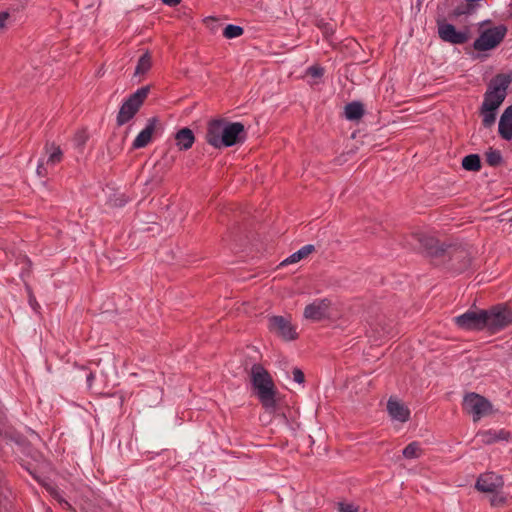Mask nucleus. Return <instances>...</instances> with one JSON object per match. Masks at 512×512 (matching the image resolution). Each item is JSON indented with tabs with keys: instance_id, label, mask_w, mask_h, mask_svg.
Segmentation results:
<instances>
[{
	"instance_id": "f257e3e1",
	"label": "nucleus",
	"mask_w": 512,
	"mask_h": 512,
	"mask_svg": "<svg viewBox=\"0 0 512 512\" xmlns=\"http://www.w3.org/2000/svg\"><path fill=\"white\" fill-rule=\"evenodd\" d=\"M412 239L417 244V249L426 256L437 260L448 271L456 274L463 273L471 266L470 252L460 244L440 243L434 236L416 233Z\"/></svg>"
},
{
	"instance_id": "f03ea898",
	"label": "nucleus",
	"mask_w": 512,
	"mask_h": 512,
	"mask_svg": "<svg viewBox=\"0 0 512 512\" xmlns=\"http://www.w3.org/2000/svg\"><path fill=\"white\" fill-rule=\"evenodd\" d=\"M251 383L256 395L268 412H274L276 403V387L269 372L259 363H254L250 370Z\"/></svg>"
},
{
	"instance_id": "7ed1b4c3",
	"label": "nucleus",
	"mask_w": 512,
	"mask_h": 512,
	"mask_svg": "<svg viewBox=\"0 0 512 512\" xmlns=\"http://www.w3.org/2000/svg\"><path fill=\"white\" fill-rule=\"evenodd\" d=\"M511 82V74L499 73L494 76L488 84L481 106L486 110H497L504 102Z\"/></svg>"
},
{
	"instance_id": "20e7f679",
	"label": "nucleus",
	"mask_w": 512,
	"mask_h": 512,
	"mask_svg": "<svg viewBox=\"0 0 512 512\" xmlns=\"http://www.w3.org/2000/svg\"><path fill=\"white\" fill-rule=\"evenodd\" d=\"M149 91L150 86H143L122 103L116 117L117 126H123L135 117L147 98Z\"/></svg>"
},
{
	"instance_id": "39448f33",
	"label": "nucleus",
	"mask_w": 512,
	"mask_h": 512,
	"mask_svg": "<svg viewBox=\"0 0 512 512\" xmlns=\"http://www.w3.org/2000/svg\"><path fill=\"white\" fill-rule=\"evenodd\" d=\"M507 27L503 24L485 29L474 41L473 48L476 51H488L496 48L505 38Z\"/></svg>"
},
{
	"instance_id": "423d86ee",
	"label": "nucleus",
	"mask_w": 512,
	"mask_h": 512,
	"mask_svg": "<svg viewBox=\"0 0 512 512\" xmlns=\"http://www.w3.org/2000/svg\"><path fill=\"white\" fill-rule=\"evenodd\" d=\"M485 329L496 333L512 324V311L506 306L497 305L486 310Z\"/></svg>"
},
{
	"instance_id": "0eeeda50",
	"label": "nucleus",
	"mask_w": 512,
	"mask_h": 512,
	"mask_svg": "<svg viewBox=\"0 0 512 512\" xmlns=\"http://www.w3.org/2000/svg\"><path fill=\"white\" fill-rule=\"evenodd\" d=\"M463 409L468 414H472L473 421L477 422L491 413L492 404L477 393H468L463 399Z\"/></svg>"
},
{
	"instance_id": "6e6552de",
	"label": "nucleus",
	"mask_w": 512,
	"mask_h": 512,
	"mask_svg": "<svg viewBox=\"0 0 512 512\" xmlns=\"http://www.w3.org/2000/svg\"><path fill=\"white\" fill-rule=\"evenodd\" d=\"M486 310H468L454 318L458 328L466 331H482L485 329Z\"/></svg>"
},
{
	"instance_id": "1a4fd4ad",
	"label": "nucleus",
	"mask_w": 512,
	"mask_h": 512,
	"mask_svg": "<svg viewBox=\"0 0 512 512\" xmlns=\"http://www.w3.org/2000/svg\"><path fill=\"white\" fill-rule=\"evenodd\" d=\"M268 329L271 333L277 335L285 341L297 339L298 334L290 319L280 315L268 317Z\"/></svg>"
},
{
	"instance_id": "9d476101",
	"label": "nucleus",
	"mask_w": 512,
	"mask_h": 512,
	"mask_svg": "<svg viewBox=\"0 0 512 512\" xmlns=\"http://www.w3.org/2000/svg\"><path fill=\"white\" fill-rule=\"evenodd\" d=\"M438 35L444 42L454 45H461L469 40L468 29L458 31L453 24L447 22L438 23Z\"/></svg>"
},
{
	"instance_id": "9b49d317",
	"label": "nucleus",
	"mask_w": 512,
	"mask_h": 512,
	"mask_svg": "<svg viewBox=\"0 0 512 512\" xmlns=\"http://www.w3.org/2000/svg\"><path fill=\"white\" fill-rule=\"evenodd\" d=\"M331 301L327 298L317 299L304 309V317L312 321H321L329 317Z\"/></svg>"
},
{
	"instance_id": "f8f14e48",
	"label": "nucleus",
	"mask_w": 512,
	"mask_h": 512,
	"mask_svg": "<svg viewBox=\"0 0 512 512\" xmlns=\"http://www.w3.org/2000/svg\"><path fill=\"white\" fill-rule=\"evenodd\" d=\"M503 484L502 476L494 472H488L478 477L475 487L481 492L494 493L498 488H501Z\"/></svg>"
},
{
	"instance_id": "ddd939ff",
	"label": "nucleus",
	"mask_w": 512,
	"mask_h": 512,
	"mask_svg": "<svg viewBox=\"0 0 512 512\" xmlns=\"http://www.w3.org/2000/svg\"><path fill=\"white\" fill-rule=\"evenodd\" d=\"M246 139L245 127L241 122H229L226 126L225 147L243 143Z\"/></svg>"
},
{
	"instance_id": "4468645a",
	"label": "nucleus",
	"mask_w": 512,
	"mask_h": 512,
	"mask_svg": "<svg viewBox=\"0 0 512 512\" xmlns=\"http://www.w3.org/2000/svg\"><path fill=\"white\" fill-rule=\"evenodd\" d=\"M159 120L157 117H151L148 119L146 127L136 136L132 143L134 149H140L146 147L151 139L152 135L156 130Z\"/></svg>"
},
{
	"instance_id": "2eb2a0df",
	"label": "nucleus",
	"mask_w": 512,
	"mask_h": 512,
	"mask_svg": "<svg viewBox=\"0 0 512 512\" xmlns=\"http://www.w3.org/2000/svg\"><path fill=\"white\" fill-rule=\"evenodd\" d=\"M387 411L393 420L407 422L410 418V410L402 402L392 397L387 402Z\"/></svg>"
},
{
	"instance_id": "dca6fc26",
	"label": "nucleus",
	"mask_w": 512,
	"mask_h": 512,
	"mask_svg": "<svg viewBox=\"0 0 512 512\" xmlns=\"http://www.w3.org/2000/svg\"><path fill=\"white\" fill-rule=\"evenodd\" d=\"M225 119H212L207 124L205 139L207 143L217 149L220 141V131Z\"/></svg>"
},
{
	"instance_id": "f3484780",
	"label": "nucleus",
	"mask_w": 512,
	"mask_h": 512,
	"mask_svg": "<svg viewBox=\"0 0 512 512\" xmlns=\"http://www.w3.org/2000/svg\"><path fill=\"white\" fill-rule=\"evenodd\" d=\"M499 135L505 140L512 139V105L502 113L498 125Z\"/></svg>"
},
{
	"instance_id": "a211bd4d",
	"label": "nucleus",
	"mask_w": 512,
	"mask_h": 512,
	"mask_svg": "<svg viewBox=\"0 0 512 512\" xmlns=\"http://www.w3.org/2000/svg\"><path fill=\"white\" fill-rule=\"evenodd\" d=\"M174 138L176 141V146L181 151L182 150L186 151V150L190 149L195 142L194 133L188 127H184V128H181L180 130H178L175 133Z\"/></svg>"
},
{
	"instance_id": "6ab92c4d",
	"label": "nucleus",
	"mask_w": 512,
	"mask_h": 512,
	"mask_svg": "<svg viewBox=\"0 0 512 512\" xmlns=\"http://www.w3.org/2000/svg\"><path fill=\"white\" fill-rule=\"evenodd\" d=\"M477 436L480 437L482 443L490 445L500 440H508L510 434L509 432L502 429L499 431L488 430L480 432L477 434Z\"/></svg>"
},
{
	"instance_id": "aec40b11",
	"label": "nucleus",
	"mask_w": 512,
	"mask_h": 512,
	"mask_svg": "<svg viewBox=\"0 0 512 512\" xmlns=\"http://www.w3.org/2000/svg\"><path fill=\"white\" fill-rule=\"evenodd\" d=\"M45 152L48 154V158L46 160L47 165L55 166L59 162H61L63 157V152L60 146L56 145L54 142H47L45 144Z\"/></svg>"
},
{
	"instance_id": "412c9836",
	"label": "nucleus",
	"mask_w": 512,
	"mask_h": 512,
	"mask_svg": "<svg viewBox=\"0 0 512 512\" xmlns=\"http://www.w3.org/2000/svg\"><path fill=\"white\" fill-rule=\"evenodd\" d=\"M364 105L359 101H353L345 106L344 114L350 121L359 120L364 115Z\"/></svg>"
},
{
	"instance_id": "4be33fe9",
	"label": "nucleus",
	"mask_w": 512,
	"mask_h": 512,
	"mask_svg": "<svg viewBox=\"0 0 512 512\" xmlns=\"http://www.w3.org/2000/svg\"><path fill=\"white\" fill-rule=\"evenodd\" d=\"M314 250H315V247L313 245H311V244L305 245L302 248H300L298 251L294 252L289 257L284 259L280 263V266H287L289 264L296 263V262L300 261L301 259L305 258L306 256H308Z\"/></svg>"
},
{
	"instance_id": "5701e85b",
	"label": "nucleus",
	"mask_w": 512,
	"mask_h": 512,
	"mask_svg": "<svg viewBox=\"0 0 512 512\" xmlns=\"http://www.w3.org/2000/svg\"><path fill=\"white\" fill-rule=\"evenodd\" d=\"M462 167L467 171L477 172L481 169V159L478 154H469L462 159Z\"/></svg>"
},
{
	"instance_id": "b1692460",
	"label": "nucleus",
	"mask_w": 512,
	"mask_h": 512,
	"mask_svg": "<svg viewBox=\"0 0 512 512\" xmlns=\"http://www.w3.org/2000/svg\"><path fill=\"white\" fill-rule=\"evenodd\" d=\"M477 7H478L477 3L468 2V1L464 0V2H462L461 4H459L455 7V9L453 10V15L455 17H460L463 15H466V16L471 15L476 11Z\"/></svg>"
},
{
	"instance_id": "393cba45",
	"label": "nucleus",
	"mask_w": 512,
	"mask_h": 512,
	"mask_svg": "<svg viewBox=\"0 0 512 512\" xmlns=\"http://www.w3.org/2000/svg\"><path fill=\"white\" fill-rule=\"evenodd\" d=\"M152 61H151V55L149 52H145L143 55L140 56L138 59L134 75H143L146 72H148L151 68Z\"/></svg>"
},
{
	"instance_id": "a878e982",
	"label": "nucleus",
	"mask_w": 512,
	"mask_h": 512,
	"mask_svg": "<svg viewBox=\"0 0 512 512\" xmlns=\"http://www.w3.org/2000/svg\"><path fill=\"white\" fill-rule=\"evenodd\" d=\"M369 326L375 332L377 338H384L390 334V328L384 323L383 319H377L369 323Z\"/></svg>"
},
{
	"instance_id": "bb28decb",
	"label": "nucleus",
	"mask_w": 512,
	"mask_h": 512,
	"mask_svg": "<svg viewBox=\"0 0 512 512\" xmlns=\"http://www.w3.org/2000/svg\"><path fill=\"white\" fill-rule=\"evenodd\" d=\"M403 456L406 459H415L419 458L422 454L421 444L419 442L413 441L409 443L402 451Z\"/></svg>"
},
{
	"instance_id": "cd10ccee",
	"label": "nucleus",
	"mask_w": 512,
	"mask_h": 512,
	"mask_svg": "<svg viewBox=\"0 0 512 512\" xmlns=\"http://www.w3.org/2000/svg\"><path fill=\"white\" fill-rule=\"evenodd\" d=\"M485 160L489 166L497 167V166L501 165V163L503 162V157L499 150L490 148L485 153Z\"/></svg>"
},
{
	"instance_id": "c85d7f7f",
	"label": "nucleus",
	"mask_w": 512,
	"mask_h": 512,
	"mask_svg": "<svg viewBox=\"0 0 512 512\" xmlns=\"http://www.w3.org/2000/svg\"><path fill=\"white\" fill-rule=\"evenodd\" d=\"M496 111L497 110H486L483 106L480 107L482 124L485 128H490L494 125L496 120Z\"/></svg>"
},
{
	"instance_id": "c756f323",
	"label": "nucleus",
	"mask_w": 512,
	"mask_h": 512,
	"mask_svg": "<svg viewBox=\"0 0 512 512\" xmlns=\"http://www.w3.org/2000/svg\"><path fill=\"white\" fill-rule=\"evenodd\" d=\"M244 33L241 26L228 24L223 30V36L227 39L240 37Z\"/></svg>"
},
{
	"instance_id": "7c9ffc66",
	"label": "nucleus",
	"mask_w": 512,
	"mask_h": 512,
	"mask_svg": "<svg viewBox=\"0 0 512 512\" xmlns=\"http://www.w3.org/2000/svg\"><path fill=\"white\" fill-rule=\"evenodd\" d=\"M129 201V198L125 194H114L113 197L109 199L111 206L113 207H123Z\"/></svg>"
},
{
	"instance_id": "2f4dec72",
	"label": "nucleus",
	"mask_w": 512,
	"mask_h": 512,
	"mask_svg": "<svg viewBox=\"0 0 512 512\" xmlns=\"http://www.w3.org/2000/svg\"><path fill=\"white\" fill-rule=\"evenodd\" d=\"M88 136L84 131H79L75 134L73 142L77 149L82 150L87 142Z\"/></svg>"
},
{
	"instance_id": "473e14b6",
	"label": "nucleus",
	"mask_w": 512,
	"mask_h": 512,
	"mask_svg": "<svg viewBox=\"0 0 512 512\" xmlns=\"http://www.w3.org/2000/svg\"><path fill=\"white\" fill-rule=\"evenodd\" d=\"M490 502L493 507L500 508L507 502V497L496 491L493 493Z\"/></svg>"
},
{
	"instance_id": "72a5a7b5",
	"label": "nucleus",
	"mask_w": 512,
	"mask_h": 512,
	"mask_svg": "<svg viewBox=\"0 0 512 512\" xmlns=\"http://www.w3.org/2000/svg\"><path fill=\"white\" fill-rule=\"evenodd\" d=\"M307 74L314 78H320L324 75V69L320 66L313 65L307 69Z\"/></svg>"
},
{
	"instance_id": "f704fd0d",
	"label": "nucleus",
	"mask_w": 512,
	"mask_h": 512,
	"mask_svg": "<svg viewBox=\"0 0 512 512\" xmlns=\"http://www.w3.org/2000/svg\"><path fill=\"white\" fill-rule=\"evenodd\" d=\"M338 512H358V507L352 503L345 504L343 502H338Z\"/></svg>"
},
{
	"instance_id": "c9c22d12",
	"label": "nucleus",
	"mask_w": 512,
	"mask_h": 512,
	"mask_svg": "<svg viewBox=\"0 0 512 512\" xmlns=\"http://www.w3.org/2000/svg\"><path fill=\"white\" fill-rule=\"evenodd\" d=\"M293 380L299 384H302L305 381V375L303 371L299 368H294L292 371Z\"/></svg>"
},
{
	"instance_id": "e433bc0d",
	"label": "nucleus",
	"mask_w": 512,
	"mask_h": 512,
	"mask_svg": "<svg viewBox=\"0 0 512 512\" xmlns=\"http://www.w3.org/2000/svg\"><path fill=\"white\" fill-rule=\"evenodd\" d=\"M227 123L228 121H224V125L222 126V129L220 131V141L218 143V147L217 149H221V148H224L225 147V141L224 138L226 137V126H227Z\"/></svg>"
},
{
	"instance_id": "4c0bfd02",
	"label": "nucleus",
	"mask_w": 512,
	"mask_h": 512,
	"mask_svg": "<svg viewBox=\"0 0 512 512\" xmlns=\"http://www.w3.org/2000/svg\"><path fill=\"white\" fill-rule=\"evenodd\" d=\"M46 173H47V171H46V168H45V166H44V163H43L42 161H40V162L38 163V165H37V174H38L39 176H45V175H46Z\"/></svg>"
},
{
	"instance_id": "58836bf2",
	"label": "nucleus",
	"mask_w": 512,
	"mask_h": 512,
	"mask_svg": "<svg viewBox=\"0 0 512 512\" xmlns=\"http://www.w3.org/2000/svg\"><path fill=\"white\" fill-rule=\"evenodd\" d=\"M9 17L8 12H0V29H2L5 26V22Z\"/></svg>"
},
{
	"instance_id": "ea45409f",
	"label": "nucleus",
	"mask_w": 512,
	"mask_h": 512,
	"mask_svg": "<svg viewBox=\"0 0 512 512\" xmlns=\"http://www.w3.org/2000/svg\"><path fill=\"white\" fill-rule=\"evenodd\" d=\"M162 2L167 6L174 7L178 5L181 2V0H162Z\"/></svg>"
},
{
	"instance_id": "a19ab883",
	"label": "nucleus",
	"mask_w": 512,
	"mask_h": 512,
	"mask_svg": "<svg viewBox=\"0 0 512 512\" xmlns=\"http://www.w3.org/2000/svg\"><path fill=\"white\" fill-rule=\"evenodd\" d=\"M93 379H94V375H93V373L88 374V376H87V381H88V382H91Z\"/></svg>"
},
{
	"instance_id": "79ce46f5",
	"label": "nucleus",
	"mask_w": 512,
	"mask_h": 512,
	"mask_svg": "<svg viewBox=\"0 0 512 512\" xmlns=\"http://www.w3.org/2000/svg\"><path fill=\"white\" fill-rule=\"evenodd\" d=\"M488 22H489L488 20H487V21H483V22L481 23V25L486 24V23H488Z\"/></svg>"
}]
</instances>
